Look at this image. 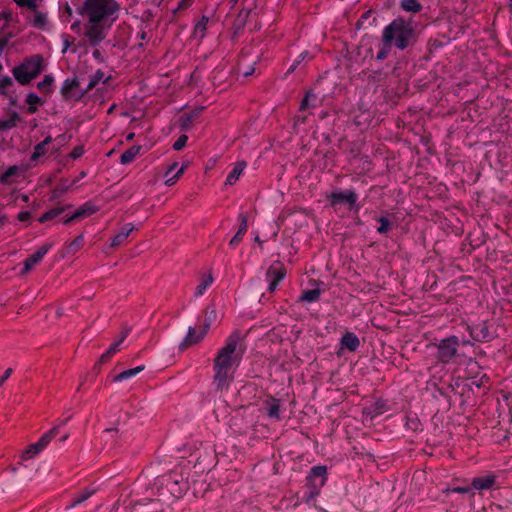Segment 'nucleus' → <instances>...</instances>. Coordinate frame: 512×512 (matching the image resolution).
<instances>
[{"instance_id": "nucleus-1", "label": "nucleus", "mask_w": 512, "mask_h": 512, "mask_svg": "<svg viewBox=\"0 0 512 512\" xmlns=\"http://www.w3.org/2000/svg\"><path fill=\"white\" fill-rule=\"evenodd\" d=\"M120 4L116 0H85L81 14L87 17L84 36L91 46H97L107 36L118 19Z\"/></svg>"}, {"instance_id": "nucleus-2", "label": "nucleus", "mask_w": 512, "mask_h": 512, "mask_svg": "<svg viewBox=\"0 0 512 512\" xmlns=\"http://www.w3.org/2000/svg\"><path fill=\"white\" fill-rule=\"evenodd\" d=\"M241 336L239 331L231 333L225 345L218 351L214 361V385L217 390L228 389L234 380V371L238 367L244 350L239 348Z\"/></svg>"}, {"instance_id": "nucleus-3", "label": "nucleus", "mask_w": 512, "mask_h": 512, "mask_svg": "<svg viewBox=\"0 0 512 512\" xmlns=\"http://www.w3.org/2000/svg\"><path fill=\"white\" fill-rule=\"evenodd\" d=\"M382 40L404 50L416 42V32L411 22L398 17L383 29Z\"/></svg>"}, {"instance_id": "nucleus-4", "label": "nucleus", "mask_w": 512, "mask_h": 512, "mask_svg": "<svg viewBox=\"0 0 512 512\" xmlns=\"http://www.w3.org/2000/svg\"><path fill=\"white\" fill-rule=\"evenodd\" d=\"M460 345V339L451 335L439 341V343L431 344L430 347H435L437 352L435 354L436 359L443 364L451 362V360L457 356L458 347Z\"/></svg>"}, {"instance_id": "nucleus-5", "label": "nucleus", "mask_w": 512, "mask_h": 512, "mask_svg": "<svg viewBox=\"0 0 512 512\" xmlns=\"http://www.w3.org/2000/svg\"><path fill=\"white\" fill-rule=\"evenodd\" d=\"M330 206L333 209L345 205L351 211H359L360 206L357 204L358 194L355 190H340L336 189L326 196Z\"/></svg>"}, {"instance_id": "nucleus-6", "label": "nucleus", "mask_w": 512, "mask_h": 512, "mask_svg": "<svg viewBox=\"0 0 512 512\" xmlns=\"http://www.w3.org/2000/svg\"><path fill=\"white\" fill-rule=\"evenodd\" d=\"M306 480V485L309 488L308 499H313L320 494L322 487L327 481V467L325 465L313 466Z\"/></svg>"}, {"instance_id": "nucleus-7", "label": "nucleus", "mask_w": 512, "mask_h": 512, "mask_svg": "<svg viewBox=\"0 0 512 512\" xmlns=\"http://www.w3.org/2000/svg\"><path fill=\"white\" fill-rule=\"evenodd\" d=\"M285 276L286 270L280 262L271 264L265 273L266 280L269 282L267 288L268 292L274 293Z\"/></svg>"}, {"instance_id": "nucleus-8", "label": "nucleus", "mask_w": 512, "mask_h": 512, "mask_svg": "<svg viewBox=\"0 0 512 512\" xmlns=\"http://www.w3.org/2000/svg\"><path fill=\"white\" fill-rule=\"evenodd\" d=\"M165 486L175 497H180L188 489L187 480L176 472H171L165 477Z\"/></svg>"}, {"instance_id": "nucleus-9", "label": "nucleus", "mask_w": 512, "mask_h": 512, "mask_svg": "<svg viewBox=\"0 0 512 512\" xmlns=\"http://www.w3.org/2000/svg\"><path fill=\"white\" fill-rule=\"evenodd\" d=\"M468 331L471 338L478 342H488L493 338L489 326L485 321L472 326H468Z\"/></svg>"}, {"instance_id": "nucleus-10", "label": "nucleus", "mask_w": 512, "mask_h": 512, "mask_svg": "<svg viewBox=\"0 0 512 512\" xmlns=\"http://www.w3.org/2000/svg\"><path fill=\"white\" fill-rule=\"evenodd\" d=\"M51 247L52 244H45L41 246L33 254H31L29 257H27L26 260L24 261L23 273L29 272L35 265H37L48 253Z\"/></svg>"}, {"instance_id": "nucleus-11", "label": "nucleus", "mask_w": 512, "mask_h": 512, "mask_svg": "<svg viewBox=\"0 0 512 512\" xmlns=\"http://www.w3.org/2000/svg\"><path fill=\"white\" fill-rule=\"evenodd\" d=\"M496 484V476L494 474H487L484 476L474 477L471 480V488L473 491H486L494 487Z\"/></svg>"}, {"instance_id": "nucleus-12", "label": "nucleus", "mask_w": 512, "mask_h": 512, "mask_svg": "<svg viewBox=\"0 0 512 512\" xmlns=\"http://www.w3.org/2000/svg\"><path fill=\"white\" fill-rule=\"evenodd\" d=\"M22 64L34 79L41 73L43 69V57L39 54L33 55L30 58H27Z\"/></svg>"}, {"instance_id": "nucleus-13", "label": "nucleus", "mask_w": 512, "mask_h": 512, "mask_svg": "<svg viewBox=\"0 0 512 512\" xmlns=\"http://www.w3.org/2000/svg\"><path fill=\"white\" fill-rule=\"evenodd\" d=\"M70 419L71 417L68 416L63 420H59L58 423L51 430L42 435V437L37 441L38 446L45 448L50 443L52 438H54L58 434L59 428L65 426Z\"/></svg>"}, {"instance_id": "nucleus-14", "label": "nucleus", "mask_w": 512, "mask_h": 512, "mask_svg": "<svg viewBox=\"0 0 512 512\" xmlns=\"http://www.w3.org/2000/svg\"><path fill=\"white\" fill-rule=\"evenodd\" d=\"M205 335L206 334L203 332L201 328L197 332L195 328L189 327L186 337L179 346L180 349H185L190 345L200 342L205 337Z\"/></svg>"}, {"instance_id": "nucleus-15", "label": "nucleus", "mask_w": 512, "mask_h": 512, "mask_svg": "<svg viewBox=\"0 0 512 512\" xmlns=\"http://www.w3.org/2000/svg\"><path fill=\"white\" fill-rule=\"evenodd\" d=\"M342 349H347L350 352L356 351L360 346V340L353 332H346L340 339Z\"/></svg>"}, {"instance_id": "nucleus-16", "label": "nucleus", "mask_w": 512, "mask_h": 512, "mask_svg": "<svg viewBox=\"0 0 512 512\" xmlns=\"http://www.w3.org/2000/svg\"><path fill=\"white\" fill-rule=\"evenodd\" d=\"M135 226L132 223H126L123 225L114 238L111 241V247H118L122 245L128 236L134 231Z\"/></svg>"}, {"instance_id": "nucleus-17", "label": "nucleus", "mask_w": 512, "mask_h": 512, "mask_svg": "<svg viewBox=\"0 0 512 512\" xmlns=\"http://www.w3.org/2000/svg\"><path fill=\"white\" fill-rule=\"evenodd\" d=\"M75 184L76 180L69 182L68 179H62L60 183L51 191L50 200L59 199Z\"/></svg>"}, {"instance_id": "nucleus-18", "label": "nucleus", "mask_w": 512, "mask_h": 512, "mask_svg": "<svg viewBox=\"0 0 512 512\" xmlns=\"http://www.w3.org/2000/svg\"><path fill=\"white\" fill-rule=\"evenodd\" d=\"M246 168V162L240 161L235 164L233 169L229 172L225 184L226 185H234L242 175L244 169Z\"/></svg>"}, {"instance_id": "nucleus-19", "label": "nucleus", "mask_w": 512, "mask_h": 512, "mask_svg": "<svg viewBox=\"0 0 512 512\" xmlns=\"http://www.w3.org/2000/svg\"><path fill=\"white\" fill-rule=\"evenodd\" d=\"M12 73L15 79L22 85L29 84L33 80L29 71L24 68L22 63L19 66L14 67Z\"/></svg>"}, {"instance_id": "nucleus-20", "label": "nucleus", "mask_w": 512, "mask_h": 512, "mask_svg": "<svg viewBox=\"0 0 512 512\" xmlns=\"http://www.w3.org/2000/svg\"><path fill=\"white\" fill-rule=\"evenodd\" d=\"M79 80L77 77L67 78L61 87V95L65 99H70L72 97V91L79 87Z\"/></svg>"}, {"instance_id": "nucleus-21", "label": "nucleus", "mask_w": 512, "mask_h": 512, "mask_svg": "<svg viewBox=\"0 0 512 512\" xmlns=\"http://www.w3.org/2000/svg\"><path fill=\"white\" fill-rule=\"evenodd\" d=\"M443 493L447 496H449L451 493H459L466 496L469 500H472L475 496V492L473 491V488H471V484L466 486L447 487L445 490H443Z\"/></svg>"}, {"instance_id": "nucleus-22", "label": "nucleus", "mask_w": 512, "mask_h": 512, "mask_svg": "<svg viewBox=\"0 0 512 512\" xmlns=\"http://www.w3.org/2000/svg\"><path fill=\"white\" fill-rule=\"evenodd\" d=\"M141 148L142 147L139 145H134L125 150L120 156V163L123 165H127L134 161L136 156L140 153Z\"/></svg>"}, {"instance_id": "nucleus-23", "label": "nucleus", "mask_w": 512, "mask_h": 512, "mask_svg": "<svg viewBox=\"0 0 512 512\" xmlns=\"http://www.w3.org/2000/svg\"><path fill=\"white\" fill-rule=\"evenodd\" d=\"M52 142V137L47 136L42 142L38 143L34 147V151L30 157L31 161H36L41 156L45 155L46 153V146L49 145Z\"/></svg>"}, {"instance_id": "nucleus-24", "label": "nucleus", "mask_w": 512, "mask_h": 512, "mask_svg": "<svg viewBox=\"0 0 512 512\" xmlns=\"http://www.w3.org/2000/svg\"><path fill=\"white\" fill-rule=\"evenodd\" d=\"M320 296H321V290L318 288L305 290L302 292L301 296L299 297V301L313 303V302H317L320 299Z\"/></svg>"}, {"instance_id": "nucleus-25", "label": "nucleus", "mask_w": 512, "mask_h": 512, "mask_svg": "<svg viewBox=\"0 0 512 512\" xmlns=\"http://www.w3.org/2000/svg\"><path fill=\"white\" fill-rule=\"evenodd\" d=\"M144 366L141 365V366H137L135 368H132V369H127L119 374H117L114 378H113V381L114 382H121V381H124V380H127L131 377H134L136 376L138 373H140L141 371L144 370Z\"/></svg>"}, {"instance_id": "nucleus-26", "label": "nucleus", "mask_w": 512, "mask_h": 512, "mask_svg": "<svg viewBox=\"0 0 512 512\" xmlns=\"http://www.w3.org/2000/svg\"><path fill=\"white\" fill-rule=\"evenodd\" d=\"M400 6L404 11L417 13L423 9L419 0H401Z\"/></svg>"}, {"instance_id": "nucleus-27", "label": "nucleus", "mask_w": 512, "mask_h": 512, "mask_svg": "<svg viewBox=\"0 0 512 512\" xmlns=\"http://www.w3.org/2000/svg\"><path fill=\"white\" fill-rule=\"evenodd\" d=\"M213 281H214V279L211 274H207V275L203 276L201 282L195 289V296L196 297L202 296L205 293V291L207 290V288L211 286Z\"/></svg>"}, {"instance_id": "nucleus-28", "label": "nucleus", "mask_w": 512, "mask_h": 512, "mask_svg": "<svg viewBox=\"0 0 512 512\" xmlns=\"http://www.w3.org/2000/svg\"><path fill=\"white\" fill-rule=\"evenodd\" d=\"M267 415L270 418L280 420V401L278 399L273 398L268 405Z\"/></svg>"}, {"instance_id": "nucleus-29", "label": "nucleus", "mask_w": 512, "mask_h": 512, "mask_svg": "<svg viewBox=\"0 0 512 512\" xmlns=\"http://www.w3.org/2000/svg\"><path fill=\"white\" fill-rule=\"evenodd\" d=\"M33 27L37 29H44L47 25V15L44 12L36 11L32 21Z\"/></svg>"}, {"instance_id": "nucleus-30", "label": "nucleus", "mask_w": 512, "mask_h": 512, "mask_svg": "<svg viewBox=\"0 0 512 512\" xmlns=\"http://www.w3.org/2000/svg\"><path fill=\"white\" fill-rule=\"evenodd\" d=\"M216 319V311L215 309H206L205 311V317H204V323L201 326V329L205 334H207L208 330L210 329L211 324Z\"/></svg>"}, {"instance_id": "nucleus-31", "label": "nucleus", "mask_w": 512, "mask_h": 512, "mask_svg": "<svg viewBox=\"0 0 512 512\" xmlns=\"http://www.w3.org/2000/svg\"><path fill=\"white\" fill-rule=\"evenodd\" d=\"M44 448L38 446V442L31 444L23 453L22 459L29 460L38 455Z\"/></svg>"}, {"instance_id": "nucleus-32", "label": "nucleus", "mask_w": 512, "mask_h": 512, "mask_svg": "<svg viewBox=\"0 0 512 512\" xmlns=\"http://www.w3.org/2000/svg\"><path fill=\"white\" fill-rule=\"evenodd\" d=\"M208 17L203 16L195 25L194 27V34L196 36H199L200 38H203L206 34L207 30V24H208Z\"/></svg>"}, {"instance_id": "nucleus-33", "label": "nucleus", "mask_w": 512, "mask_h": 512, "mask_svg": "<svg viewBox=\"0 0 512 512\" xmlns=\"http://www.w3.org/2000/svg\"><path fill=\"white\" fill-rule=\"evenodd\" d=\"M104 77V72L101 70H97L92 76L89 78V82L84 93L92 90Z\"/></svg>"}, {"instance_id": "nucleus-34", "label": "nucleus", "mask_w": 512, "mask_h": 512, "mask_svg": "<svg viewBox=\"0 0 512 512\" xmlns=\"http://www.w3.org/2000/svg\"><path fill=\"white\" fill-rule=\"evenodd\" d=\"M19 171V167L16 165L9 166L4 173L0 175V183L9 184V178L15 176Z\"/></svg>"}, {"instance_id": "nucleus-35", "label": "nucleus", "mask_w": 512, "mask_h": 512, "mask_svg": "<svg viewBox=\"0 0 512 512\" xmlns=\"http://www.w3.org/2000/svg\"><path fill=\"white\" fill-rule=\"evenodd\" d=\"M26 102L29 105L28 112L34 113L37 110L36 105L41 103V99L35 93H29L26 97Z\"/></svg>"}, {"instance_id": "nucleus-36", "label": "nucleus", "mask_w": 512, "mask_h": 512, "mask_svg": "<svg viewBox=\"0 0 512 512\" xmlns=\"http://www.w3.org/2000/svg\"><path fill=\"white\" fill-rule=\"evenodd\" d=\"M249 14H250V10H244V9L241 10L238 13V15H237V17H236V19L234 21V27L236 29L243 28L245 26V24H246V21L248 19Z\"/></svg>"}, {"instance_id": "nucleus-37", "label": "nucleus", "mask_w": 512, "mask_h": 512, "mask_svg": "<svg viewBox=\"0 0 512 512\" xmlns=\"http://www.w3.org/2000/svg\"><path fill=\"white\" fill-rule=\"evenodd\" d=\"M119 351V342H114L109 346L105 353H103L100 357L101 363H106L110 360V358Z\"/></svg>"}, {"instance_id": "nucleus-38", "label": "nucleus", "mask_w": 512, "mask_h": 512, "mask_svg": "<svg viewBox=\"0 0 512 512\" xmlns=\"http://www.w3.org/2000/svg\"><path fill=\"white\" fill-rule=\"evenodd\" d=\"M315 101L316 95L311 92H307L304 99L301 101L300 110H306L310 107H315Z\"/></svg>"}, {"instance_id": "nucleus-39", "label": "nucleus", "mask_w": 512, "mask_h": 512, "mask_svg": "<svg viewBox=\"0 0 512 512\" xmlns=\"http://www.w3.org/2000/svg\"><path fill=\"white\" fill-rule=\"evenodd\" d=\"M53 82H54V78L52 75H45L43 80L37 84V87L39 90H42L44 92H50V90H51L50 88H51Z\"/></svg>"}, {"instance_id": "nucleus-40", "label": "nucleus", "mask_w": 512, "mask_h": 512, "mask_svg": "<svg viewBox=\"0 0 512 512\" xmlns=\"http://www.w3.org/2000/svg\"><path fill=\"white\" fill-rule=\"evenodd\" d=\"M391 46H392L391 43H387L386 41L382 40V43L380 45V50L376 55V59L379 61L386 59L390 52Z\"/></svg>"}, {"instance_id": "nucleus-41", "label": "nucleus", "mask_w": 512, "mask_h": 512, "mask_svg": "<svg viewBox=\"0 0 512 512\" xmlns=\"http://www.w3.org/2000/svg\"><path fill=\"white\" fill-rule=\"evenodd\" d=\"M379 222V227L377 228V232L379 234L387 233L391 228V222L387 217L381 216L377 219Z\"/></svg>"}, {"instance_id": "nucleus-42", "label": "nucleus", "mask_w": 512, "mask_h": 512, "mask_svg": "<svg viewBox=\"0 0 512 512\" xmlns=\"http://www.w3.org/2000/svg\"><path fill=\"white\" fill-rule=\"evenodd\" d=\"M71 204L63 205V206H56L50 210L47 211V214L51 220L62 214L67 209L71 208Z\"/></svg>"}, {"instance_id": "nucleus-43", "label": "nucleus", "mask_w": 512, "mask_h": 512, "mask_svg": "<svg viewBox=\"0 0 512 512\" xmlns=\"http://www.w3.org/2000/svg\"><path fill=\"white\" fill-rule=\"evenodd\" d=\"M405 426L407 429H410L412 431H417L420 429L421 424H420L419 419L416 416H413V417L407 416Z\"/></svg>"}, {"instance_id": "nucleus-44", "label": "nucleus", "mask_w": 512, "mask_h": 512, "mask_svg": "<svg viewBox=\"0 0 512 512\" xmlns=\"http://www.w3.org/2000/svg\"><path fill=\"white\" fill-rule=\"evenodd\" d=\"M93 494V491H82L80 492L71 503L70 507H75L78 504L84 502L87 500L91 495Z\"/></svg>"}, {"instance_id": "nucleus-45", "label": "nucleus", "mask_w": 512, "mask_h": 512, "mask_svg": "<svg viewBox=\"0 0 512 512\" xmlns=\"http://www.w3.org/2000/svg\"><path fill=\"white\" fill-rule=\"evenodd\" d=\"M239 221H240V224H239L238 232H239V234L245 235L247 232V229H248V216L245 213H241L239 215Z\"/></svg>"}, {"instance_id": "nucleus-46", "label": "nucleus", "mask_w": 512, "mask_h": 512, "mask_svg": "<svg viewBox=\"0 0 512 512\" xmlns=\"http://www.w3.org/2000/svg\"><path fill=\"white\" fill-rule=\"evenodd\" d=\"M13 85V80L9 76H4L0 79V94L6 95V89Z\"/></svg>"}, {"instance_id": "nucleus-47", "label": "nucleus", "mask_w": 512, "mask_h": 512, "mask_svg": "<svg viewBox=\"0 0 512 512\" xmlns=\"http://www.w3.org/2000/svg\"><path fill=\"white\" fill-rule=\"evenodd\" d=\"M384 408H385V403L382 401H377L370 408L372 410L370 413L372 414V416H377L385 411Z\"/></svg>"}, {"instance_id": "nucleus-48", "label": "nucleus", "mask_w": 512, "mask_h": 512, "mask_svg": "<svg viewBox=\"0 0 512 512\" xmlns=\"http://www.w3.org/2000/svg\"><path fill=\"white\" fill-rule=\"evenodd\" d=\"M188 137L186 135H181L173 144V149L176 151L181 150L187 143Z\"/></svg>"}, {"instance_id": "nucleus-49", "label": "nucleus", "mask_w": 512, "mask_h": 512, "mask_svg": "<svg viewBox=\"0 0 512 512\" xmlns=\"http://www.w3.org/2000/svg\"><path fill=\"white\" fill-rule=\"evenodd\" d=\"M81 208L83 209V212L86 215V217L91 216L98 210L97 207H95L93 204H91L89 202L84 203L81 206Z\"/></svg>"}, {"instance_id": "nucleus-50", "label": "nucleus", "mask_w": 512, "mask_h": 512, "mask_svg": "<svg viewBox=\"0 0 512 512\" xmlns=\"http://www.w3.org/2000/svg\"><path fill=\"white\" fill-rule=\"evenodd\" d=\"M185 167V165H182L179 169H177L175 175H173L170 178H167L166 184L173 185L177 181V179L184 173Z\"/></svg>"}, {"instance_id": "nucleus-51", "label": "nucleus", "mask_w": 512, "mask_h": 512, "mask_svg": "<svg viewBox=\"0 0 512 512\" xmlns=\"http://www.w3.org/2000/svg\"><path fill=\"white\" fill-rule=\"evenodd\" d=\"M72 14H73L72 8L68 4H65V6L63 7V10H62V13H61L62 20L69 21Z\"/></svg>"}, {"instance_id": "nucleus-52", "label": "nucleus", "mask_w": 512, "mask_h": 512, "mask_svg": "<svg viewBox=\"0 0 512 512\" xmlns=\"http://www.w3.org/2000/svg\"><path fill=\"white\" fill-rule=\"evenodd\" d=\"M244 234H239L237 231L236 234L232 237V239L229 242V246L232 248H236L238 244L242 241Z\"/></svg>"}, {"instance_id": "nucleus-53", "label": "nucleus", "mask_w": 512, "mask_h": 512, "mask_svg": "<svg viewBox=\"0 0 512 512\" xmlns=\"http://www.w3.org/2000/svg\"><path fill=\"white\" fill-rule=\"evenodd\" d=\"M312 56L309 54L308 51H304L298 55V57L294 60V63L298 66L306 59H311Z\"/></svg>"}, {"instance_id": "nucleus-54", "label": "nucleus", "mask_w": 512, "mask_h": 512, "mask_svg": "<svg viewBox=\"0 0 512 512\" xmlns=\"http://www.w3.org/2000/svg\"><path fill=\"white\" fill-rule=\"evenodd\" d=\"M83 153H84L83 146H76V147L73 148L70 156L73 159H77V158L81 157L83 155Z\"/></svg>"}, {"instance_id": "nucleus-55", "label": "nucleus", "mask_w": 512, "mask_h": 512, "mask_svg": "<svg viewBox=\"0 0 512 512\" xmlns=\"http://www.w3.org/2000/svg\"><path fill=\"white\" fill-rule=\"evenodd\" d=\"M36 1L37 0H25V2L20 3V7H27L29 9L33 10L34 12H36L37 11Z\"/></svg>"}, {"instance_id": "nucleus-56", "label": "nucleus", "mask_w": 512, "mask_h": 512, "mask_svg": "<svg viewBox=\"0 0 512 512\" xmlns=\"http://www.w3.org/2000/svg\"><path fill=\"white\" fill-rule=\"evenodd\" d=\"M18 120V114L14 113L9 119L6 120L7 130L12 129L16 126Z\"/></svg>"}, {"instance_id": "nucleus-57", "label": "nucleus", "mask_w": 512, "mask_h": 512, "mask_svg": "<svg viewBox=\"0 0 512 512\" xmlns=\"http://www.w3.org/2000/svg\"><path fill=\"white\" fill-rule=\"evenodd\" d=\"M192 4V0H181L179 3H178V6L176 8L175 11H182V10H185L187 9L188 7H190Z\"/></svg>"}, {"instance_id": "nucleus-58", "label": "nucleus", "mask_w": 512, "mask_h": 512, "mask_svg": "<svg viewBox=\"0 0 512 512\" xmlns=\"http://www.w3.org/2000/svg\"><path fill=\"white\" fill-rule=\"evenodd\" d=\"M30 218H31V213L29 211H22L17 216V219L21 222L29 221Z\"/></svg>"}, {"instance_id": "nucleus-59", "label": "nucleus", "mask_w": 512, "mask_h": 512, "mask_svg": "<svg viewBox=\"0 0 512 512\" xmlns=\"http://www.w3.org/2000/svg\"><path fill=\"white\" fill-rule=\"evenodd\" d=\"M12 372H13L12 368H8L5 370L4 374L2 376H0V387L11 376Z\"/></svg>"}, {"instance_id": "nucleus-60", "label": "nucleus", "mask_w": 512, "mask_h": 512, "mask_svg": "<svg viewBox=\"0 0 512 512\" xmlns=\"http://www.w3.org/2000/svg\"><path fill=\"white\" fill-rule=\"evenodd\" d=\"M75 220H80L86 217L81 206L73 213Z\"/></svg>"}, {"instance_id": "nucleus-61", "label": "nucleus", "mask_w": 512, "mask_h": 512, "mask_svg": "<svg viewBox=\"0 0 512 512\" xmlns=\"http://www.w3.org/2000/svg\"><path fill=\"white\" fill-rule=\"evenodd\" d=\"M92 56L94 59L102 62L103 61V57H102V53L100 50L98 49H95L93 52H92Z\"/></svg>"}, {"instance_id": "nucleus-62", "label": "nucleus", "mask_w": 512, "mask_h": 512, "mask_svg": "<svg viewBox=\"0 0 512 512\" xmlns=\"http://www.w3.org/2000/svg\"><path fill=\"white\" fill-rule=\"evenodd\" d=\"M7 45H8V38H6V37L0 38V54L6 48Z\"/></svg>"}, {"instance_id": "nucleus-63", "label": "nucleus", "mask_w": 512, "mask_h": 512, "mask_svg": "<svg viewBox=\"0 0 512 512\" xmlns=\"http://www.w3.org/2000/svg\"><path fill=\"white\" fill-rule=\"evenodd\" d=\"M73 221H76L73 214L69 217L63 218V220H62L64 225H68V224L72 223Z\"/></svg>"}, {"instance_id": "nucleus-64", "label": "nucleus", "mask_w": 512, "mask_h": 512, "mask_svg": "<svg viewBox=\"0 0 512 512\" xmlns=\"http://www.w3.org/2000/svg\"><path fill=\"white\" fill-rule=\"evenodd\" d=\"M178 168V163L174 162L167 170L166 176H168L170 173L174 172Z\"/></svg>"}]
</instances>
